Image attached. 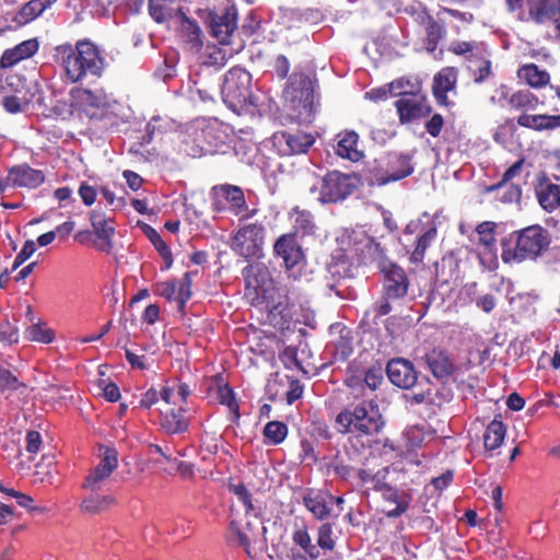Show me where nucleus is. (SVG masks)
Masks as SVG:
<instances>
[{"instance_id": "0e129e2a", "label": "nucleus", "mask_w": 560, "mask_h": 560, "mask_svg": "<svg viewBox=\"0 0 560 560\" xmlns=\"http://www.w3.org/2000/svg\"><path fill=\"white\" fill-rule=\"evenodd\" d=\"M79 195L85 206H92L96 199V189L85 183L81 184Z\"/></svg>"}, {"instance_id": "de8ad7c7", "label": "nucleus", "mask_w": 560, "mask_h": 560, "mask_svg": "<svg viewBox=\"0 0 560 560\" xmlns=\"http://www.w3.org/2000/svg\"><path fill=\"white\" fill-rule=\"evenodd\" d=\"M293 541L300 546L312 559L319 557V551L316 545L312 544V539L306 528H301L294 532Z\"/></svg>"}, {"instance_id": "bb28decb", "label": "nucleus", "mask_w": 560, "mask_h": 560, "mask_svg": "<svg viewBox=\"0 0 560 560\" xmlns=\"http://www.w3.org/2000/svg\"><path fill=\"white\" fill-rule=\"evenodd\" d=\"M424 361L431 373L436 378H444L452 375L454 365L447 353L440 349H433L424 355Z\"/></svg>"}, {"instance_id": "9b49d317", "label": "nucleus", "mask_w": 560, "mask_h": 560, "mask_svg": "<svg viewBox=\"0 0 560 560\" xmlns=\"http://www.w3.org/2000/svg\"><path fill=\"white\" fill-rule=\"evenodd\" d=\"M242 275L245 280V294L252 299L253 304L271 298L273 281L264 264H250L243 269Z\"/></svg>"}, {"instance_id": "58836bf2", "label": "nucleus", "mask_w": 560, "mask_h": 560, "mask_svg": "<svg viewBox=\"0 0 560 560\" xmlns=\"http://www.w3.org/2000/svg\"><path fill=\"white\" fill-rule=\"evenodd\" d=\"M508 104L511 109L533 110L538 104V98L529 91H517L511 94Z\"/></svg>"}, {"instance_id": "5fc2aeb1", "label": "nucleus", "mask_w": 560, "mask_h": 560, "mask_svg": "<svg viewBox=\"0 0 560 560\" xmlns=\"http://www.w3.org/2000/svg\"><path fill=\"white\" fill-rule=\"evenodd\" d=\"M218 399L220 404L225 405L230 411L235 415V417H238V406L235 400L234 393L228 385L220 386L218 388Z\"/></svg>"}, {"instance_id": "49530a36", "label": "nucleus", "mask_w": 560, "mask_h": 560, "mask_svg": "<svg viewBox=\"0 0 560 560\" xmlns=\"http://www.w3.org/2000/svg\"><path fill=\"white\" fill-rule=\"evenodd\" d=\"M287 434L288 428L280 421H270L264 429L265 438L275 445L281 443L285 439Z\"/></svg>"}, {"instance_id": "4be33fe9", "label": "nucleus", "mask_w": 560, "mask_h": 560, "mask_svg": "<svg viewBox=\"0 0 560 560\" xmlns=\"http://www.w3.org/2000/svg\"><path fill=\"white\" fill-rule=\"evenodd\" d=\"M456 82L457 70L453 67H445L434 75L433 95L439 104L448 105L447 93H456Z\"/></svg>"}, {"instance_id": "b1692460", "label": "nucleus", "mask_w": 560, "mask_h": 560, "mask_svg": "<svg viewBox=\"0 0 560 560\" xmlns=\"http://www.w3.org/2000/svg\"><path fill=\"white\" fill-rule=\"evenodd\" d=\"M218 191L225 198L231 211L235 215H240L241 219H249L257 213V209H247L244 192L240 187L222 185L218 188Z\"/></svg>"}, {"instance_id": "2f4dec72", "label": "nucleus", "mask_w": 560, "mask_h": 560, "mask_svg": "<svg viewBox=\"0 0 560 560\" xmlns=\"http://www.w3.org/2000/svg\"><path fill=\"white\" fill-rule=\"evenodd\" d=\"M436 235V225L433 220H430L429 226L424 231H420L416 246L411 252L410 260L412 262H421L423 260L427 249L435 241Z\"/></svg>"}, {"instance_id": "9d476101", "label": "nucleus", "mask_w": 560, "mask_h": 560, "mask_svg": "<svg viewBox=\"0 0 560 560\" xmlns=\"http://www.w3.org/2000/svg\"><path fill=\"white\" fill-rule=\"evenodd\" d=\"M71 106L92 119H101L109 109L112 98L104 90L74 88L70 91Z\"/></svg>"}, {"instance_id": "8fccbe9b", "label": "nucleus", "mask_w": 560, "mask_h": 560, "mask_svg": "<svg viewBox=\"0 0 560 560\" xmlns=\"http://www.w3.org/2000/svg\"><path fill=\"white\" fill-rule=\"evenodd\" d=\"M183 37L191 48L198 49L202 46L201 31L192 21L188 20L183 24Z\"/></svg>"}, {"instance_id": "aec40b11", "label": "nucleus", "mask_w": 560, "mask_h": 560, "mask_svg": "<svg viewBox=\"0 0 560 560\" xmlns=\"http://www.w3.org/2000/svg\"><path fill=\"white\" fill-rule=\"evenodd\" d=\"M277 257L281 258L288 271L293 270L303 260L301 247L292 235H281L273 245Z\"/></svg>"}, {"instance_id": "ddd939ff", "label": "nucleus", "mask_w": 560, "mask_h": 560, "mask_svg": "<svg viewBox=\"0 0 560 560\" xmlns=\"http://www.w3.org/2000/svg\"><path fill=\"white\" fill-rule=\"evenodd\" d=\"M118 466L117 452L114 448L105 447L101 460L86 476L83 488L91 492L100 491Z\"/></svg>"}, {"instance_id": "6e6552de", "label": "nucleus", "mask_w": 560, "mask_h": 560, "mask_svg": "<svg viewBox=\"0 0 560 560\" xmlns=\"http://www.w3.org/2000/svg\"><path fill=\"white\" fill-rule=\"evenodd\" d=\"M354 186L350 176L338 171L329 172L310 188L313 198L320 203L338 202L346 199Z\"/></svg>"}, {"instance_id": "dca6fc26", "label": "nucleus", "mask_w": 560, "mask_h": 560, "mask_svg": "<svg viewBox=\"0 0 560 560\" xmlns=\"http://www.w3.org/2000/svg\"><path fill=\"white\" fill-rule=\"evenodd\" d=\"M314 142L315 137L304 131H282L275 136V144L282 155L306 153Z\"/></svg>"}, {"instance_id": "603ef678", "label": "nucleus", "mask_w": 560, "mask_h": 560, "mask_svg": "<svg viewBox=\"0 0 560 560\" xmlns=\"http://www.w3.org/2000/svg\"><path fill=\"white\" fill-rule=\"evenodd\" d=\"M469 70L477 83L483 82L491 74V62L487 59L470 60Z\"/></svg>"}, {"instance_id": "774afa93", "label": "nucleus", "mask_w": 560, "mask_h": 560, "mask_svg": "<svg viewBox=\"0 0 560 560\" xmlns=\"http://www.w3.org/2000/svg\"><path fill=\"white\" fill-rule=\"evenodd\" d=\"M334 472L342 479H350L354 477L355 469L349 465L343 464L342 462H335L331 465Z\"/></svg>"}, {"instance_id": "680f3d73", "label": "nucleus", "mask_w": 560, "mask_h": 560, "mask_svg": "<svg viewBox=\"0 0 560 560\" xmlns=\"http://www.w3.org/2000/svg\"><path fill=\"white\" fill-rule=\"evenodd\" d=\"M444 125L443 117L440 114H434L425 124L428 133L432 137H438L441 133Z\"/></svg>"}, {"instance_id": "2eb2a0df", "label": "nucleus", "mask_w": 560, "mask_h": 560, "mask_svg": "<svg viewBox=\"0 0 560 560\" xmlns=\"http://www.w3.org/2000/svg\"><path fill=\"white\" fill-rule=\"evenodd\" d=\"M191 275L186 272L182 279L159 282L155 293L168 301L176 302L178 311L184 312L186 303L191 296Z\"/></svg>"}, {"instance_id": "13d9d810", "label": "nucleus", "mask_w": 560, "mask_h": 560, "mask_svg": "<svg viewBox=\"0 0 560 560\" xmlns=\"http://www.w3.org/2000/svg\"><path fill=\"white\" fill-rule=\"evenodd\" d=\"M390 472V467H384L380 470H377L373 476L371 477V483L373 485V488L377 491H382L385 488L389 487L387 483V477Z\"/></svg>"}, {"instance_id": "4d7b16f0", "label": "nucleus", "mask_w": 560, "mask_h": 560, "mask_svg": "<svg viewBox=\"0 0 560 560\" xmlns=\"http://www.w3.org/2000/svg\"><path fill=\"white\" fill-rule=\"evenodd\" d=\"M36 250L35 243L33 241H26L21 252L15 256L12 265V270H16L23 262H25Z\"/></svg>"}, {"instance_id": "6ab92c4d", "label": "nucleus", "mask_w": 560, "mask_h": 560, "mask_svg": "<svg viewBox=\"0 0 560 560\" xmlns=\"http://www.w3.org/2000/svg\"><path fill=\"white\" fill-rule=\"evenodd\" d=\"M45 180L40 170H35L27 164L11 167L7 176V184L12 187L36 188Z\"/></svg>"}, {"instance_id": "e2e57ef3", "label": "nucleus", "mask_w": 560, "mask_h": 560, "mask_svg": "<svg viewBox=\"0 0 560 560\" xmlns=\"http://www.w3.org/2000/svg\"><path fill=\"white\" fill-rule=\"evenodd\" d=\"M477 307L481 308L486 313H490L497 305V299L493 294L487 293L476 299Z\"/></svg>"}, {"instance_id": "3c124183", "label": "nucleus", "mask_w": 560, "mask_h": 560, "mask_svg": "<svg viewBox=\"0 0 560 560\" xmlns=\"http://www.w3.org/2000/svg\"><path fill=\"white\" fill-rule=\"evenodd\" d=\"M427 39L425 49L429 52H434L438 48L439 42L444 37V28L436 22L425 27Z\"/></svg>"}, {"instance_id": "a211bd4d", "label": "nucleus", "mask_w": 560, "mask_h": 560, "mask_svg": "<svg viewBox=\"0 0 560 560\" xmlns=\"http://www.w3.org/2000/svg\"><path fill=\"white\" fill-rule=\"evenodd\" d=\"M396 109L401 122H409L427 115L430 110L425 98L411 93L406 94L395 102Z\"/></svg>"}, {"instance_id": "a18cd8bd", "label": "nucleus", "mask_w": 560, "mask_h": 560, "mask_svg": "<svg viewBox=\"0 0 560 560\" xmlns=\"http://www.w3.org/2000/svg\"><path fill=\"white\" fill-rule=\"evenodd\" d=\"M25 337L32 341L50 343L55 339V332L45 324L37 323L26 328Z\"/></svg>"}, {"instance_id": "39448f33", "label": "nucleus", "mask_w": 560, "mask_h": 560, "mask_svg": "<svg viewBox=\"0 0 560 560\" xmlns=\"http://www.w3.org/2000/svg\"><path fill=\"white\" fill-rule=\"evenodd\" d=\"M283 98L290 115L300 124H308L315 114L314 91L311 79L293 73L283 90Z\"/></svg>"}, {"instance_id": "c9c22d12", "label": "nucleus", "mask_w": 560, "mask_h": 560, "mask_svg": "<svg viewBox=\"0 0 560 560\" xmlns=\"http://www.w3.org/2000/svg\"><path fill=\"white\" fill-rule=\"evenodd\" d=\"M532 14L537 23L555 21L557 30L560 34V0L559 7L549 2L548 0H541L537 4L535 11L532 12Z\"/></svg>"}, {"instance_id": "37998d69", "label": "nucleus", "mask_w": 560, "mask_h": 560, "mask_svg": "<svg viewBox=\"0 0 560 560\" xmlns=\"http://www.w3.org/2000/svg\"><path fill=\"white\" fill-rule=\"evenodd\" d=\"M172 121L168 117L154 116L147 124L145 136L143 137L144 143H150L155 137L166 132L172 128Z\"/></svg>"}, {"instance_id": "4468645a", "label": "nucleus", "mask_w": 560, "mask_h": 560, "mask_svg": "<svg viewBox=\"0 0 560 560\" xmlns=\"http://www.w3.org/2000/svg\"><path fill=\"white\" fill-rule=\"evenodd\" d=\"M377 265L384 275V291L386 296L388 299L405 296L409 287L405 270L396 264L385 260L384 257L382 260L377 261Z\"/></svg>"}, {"instance_id": "72a5a7b5", "label": "nucleus", "mask_w": 560, "mask_h": 560, "mask_svg": "<svg viewBox=\"0 0 560 560\" xmlns=\"http://www.w3.org/2000/svg\"><path fill=\"white\" fill-rule=\"evenodd\" d=\"M57 0H31L16 14L15 21L19 24H26L39 16L46 9L50 8Z\"/></svg>"}, {"instance_id": "052dcab7", "label": "nucleus", "mask_w": 560, "mask_h": 560, "mask_svg": "<svg viewBox=\"0 0 560 560\" xmlns=\"http://www.w3.org/2000/svg\"><path fill=\"white\" fill-rule=\"evenodd\" d=\"M383 380L382 371L380 369H369L364 373V383L371 389H376Z\"/></svg>"}, {"instance_id": "5701e85b", "label": "nucleus", "mask_w": 560, "mask_h": 560, "mask_svg": "<svg viewBox=\"0 0 560 560\" xmlns=\"http://www.w3.org/2000/svg\"><path fill=\"white\" fill-rule=\"evenodd\" d=\"M218 130L212 126H207L200 131H196V143L191 147L186 144L185 151L192 158H198L207 153H212L218 147Z\"/></svg>"}, {"instance_id": "7c9ffc66", "label": "nucleus", "mask_w": 560, "mask_h": 560, "mask_svg": "<svg viewBox=\"0 0 560 560\" xmlns=\"http://www.w3.org/2000/svg\"><path fill=\"white\" fill-rule=\"evenodd\" d=\"M211 34L220 44H230V38L236 28L235 20L229 14L215 16L210 23Z\"/></svg>"}, {"instance_id": "338daca9", "label": "nucleus", "mask_w": 560, "mask_h": 560, "mask_svg": "<svg viewBox=\"0 0 560 560\" xmlns=\"http://www.w3.org/2000/svg\"><path fill=\"white\" fill-rule=\"evenodd\" d=\"M273 69L280 79H284L290 70V62L288 58L283 55L277 56V58L275 59Z\"/></svg>"}, {"instance_id": "ea45409f", "label": "nucleus", "mask_w": 560, "mask_h": 560, "mask_svg": "<svg viewBox=\"0 0 560 560\" xmlns=\"http://www.w3.org/2000/svg\"><path fill=\"white\" fill-rule=\"evenodd\" d=\"M143 232L150 240V242L153 244L155 249L159 252L160 256L163 258L165 262V268L168 269L173 264V257L170 247L163 241L158 231L151 228L150 225H145Z\"/></svg>"}, {"instance_id": "412c9836", "label": "nucleus", "mask_w": 560, "mask_h": 560, "mask_svg": "<svg viewBox=\"0 0 560 560\" xmlns=\"http://www.w3.org/2000/svg\"><path fill=\"white\" fill-rule=\"evenodd\" d=\"M305 508L320 521L332 517L334 499L326 492L308 490L303 497Z\"/></svg>"}, {"instance_id": "7ed1b4c3", "label": "nucleus", "mask_w": 560, "mask_h": 560, "mask_svg": "<svg viewBox=\"0 0 560 560\" xmlns=\"http://www.w3.org/2000/svg\"><path fill=\"white\" fill-rule=\"evenodd\" d=\"M385 422L378 407L372 401H362L340 411L335 420V428L341 434L372 436L377 434Z\"/></svg>"}, {"instance_id": "09e8293b", "label": "nucleus", "mask_w": 560, "mask_h": 560, "mask_svg": "<svg viewBox=\"0 0 560 560\" xmlns=\"http://www.w3.org/2000/svg\"><path fill=\"white\" fill-rule=\"evenodd\" d=\"M26 389V385L19 382L10 371L0 368V392L20 390L23 394Z\"/></svg>"}, {"instance_id": "79ce46f5", "label": "nucleus", "mask_w": 560, "mask_h": 560, "mask_svg": "<svg viewBox=\"0 0 560 560\" xmlns=\"http://www.w3.org/2000/svg\"><path fill=\"white\" fill-rule=\"evenodd\" d=\"M494 228L495 224L492 222H482L477 229L478 242L479 245L483 246L485 253L492 254L495 248V237H494Z\"/></svg>"}, {"instance_id": "423d86ee", "label": "nucleus", "mask_w": 560, "mask_h": 560, "mask_svg": "<svg viewBox=\"0 0 560 560\" xmlns=\"http://www.w3.org/2000/svg\"><path fill=\"white\" fill-rule=\"evenodd\" d=\"M412 156L409 153L389 152L374 161L369 173L370 186H385L413 173Z\"/></svg>"}, {"instance_id": "f257e3e1", "label": "nucleus", "mask_w": 560, "mask_h": 560, "mask_svg": "<svg viewBox=\"0 0 560 560\" xmlns=\"http://www.w3.org/2000/svg\"><path fill=\"white\" fill-rule=\"evenodd\" d=\"M52 58L70 83H79L89 77L100 78L105 69V59L100 48L90 39L75 45L65 43L54 49Z\"/></svg>"}, {"instance_id": "0eeeda50", "label": "nucleus", "mask_w": 560, "mask_h": 560, "mask_svg": "<svg viewBox=\"0 0 560 560\" xmlns=\"http://www.w3.org/2000/svg\"><path fill=\"white\" fill-rule=\"evenodd\" d=\"M550 242L549 232L541 226L525 228L517 233L514 249L504 248L502 258L504 261L511 259L518 261L534 260L548 249Z\"/></svg>"}, {"instance_id": "f8f14e48", "label": "nucleus", "mask_w": 560, "mask_h": 560, "mask_svg": "<svg viewBox=\"0 0 560 560\" xmlns=\"http://www.w3.org/2000/svg\"><path fill=\"white\" fill-rule=\"evenodd\" d=\"M345 242V250L363 262H377L384 257L380 244L363 230H352Z\"/></svg>"}, {"instance_id": "6e6d98bb", "label": "nucleus", "mask_w": 560, "mask_h": 560, "mask_svg": "<svg viewBox=\"0 0 560 560\" xmlns=\"http://www.w3.org/2000/svg\"><path fill=\"white\" fill-rule=\"evenodd\" d=\"M0 340L5 343L18 342V328L8 320L0 322Z\"/></svg>"}, {"instance_id": "473e14b6", "label": "nucleus", "mask_w": 560, "mask_h": 560, "mask_svg": "<svg viewBox=\"0 0 560 560\" xmlns=\"http://www.w3.org/2000/svg\"><path fill=\"white\" fill-rule=\"evenodd\" d=\"M506 427L502 421L494 419L486 428L483 434V444L487 451H494L499 448L505 438Z\"/></svg>"}, {"instance_id": "f3484780", "label": "nucleus", "mask_w": 560, "mask_h": 560, "mask_svg": "<svg viewBox=\"0 0 560 560\" xmlns=\"http://www.w3.org/2000/svg\"><path fill=\"white\" fill-rule=\"evenodd\" d=\"M389 381L400 388H411L418 378L413 364L401 358L393 359L386 368Z\"/></svg>"}, {"instance_id": "c85d7f7f", "label": "nucleus", "mask_w": 560, "mask_h": 560, "mask_svg": "<svg viewBox=\"0 0 560 560\" xmlns=\"http://www.w3.org/2000/svg\"><path fill=\"white\" fill-rule=\"evenodd\" d=\"M184 409L170 410L162 413L160 419L161 429L167 434H182L188 431L189 420L184 416Z\"/></svg>"}, {"instance_id": "e433bc0d", "label": "nucleus", "mask_w": 560, "mask_h": 560, "mask_svg": "<svg viewBox=\"0 0 560 560\" xmlns=\"http://www.w3.org/2000/svg\"><path fill=\"white\" fill-rule=\"evenodd\" d=\"M385 500L393 502L396 506L387 512L388 517H398L404 514L409 505V498L405 493L398 492L392 487H387L382 490Z\"/></svg>"}, {"instance_id": "c03bdc74", "label": "nucleus", "mask_w": 560, "mask_h": 560, "mask_svg": "<svg viewBox=\"0 0 560 560\" xmlns=\"http://www.w3.org/2000/svg\"><path fill=\"white\" fill-rule=\"evenodd\" d=\"M292 219L296 233H300L303 236L314 234L316 225L314 222V217L311 214V212L305 210H296L292 214Z\"/></svg>"}, {"instance_id": "4c0bfd02", "label": "nucleus", "mask_w": 560, "mask_h": 560, "mask_svg": "<svg viewBox=\"0 0 560 560\" xmlns=\"http://www.w3.org/2000/svg\"><path fill=\"white\" fill-rule=\"evenodd\" d=\"M114 503L110 495H103L97 491L89 494L82 502V510L86 513L96 514L107 510Z\"/></svg>"}, {"instance_id": "c756f323", "label": "nucleus", "mask_w": 560, "mask_h": 560, "mask_svg": "<svg viewBox=\"0 0 560 560\" xmlns=\"http://www.w3.org/2000/svg\"><path fill=\"white\" fill-rule=\"evenodd\" d=\"M91 223L97 238L101 240L98 248L104 252H109L113 247L112 237L115 229L113 224L106 220L101 213H91Z\"/></svg>"}, {"instance_id": "f03ea898", "label": "nucleus", "mask_w": 560, "mask_h": 560, "mask_svg": "<svg viewBox=\"0 0 560 560\" xmlns=\"http://www.w3.org/2000/svg\"><path fill=\"white\" fill-rule=\"evenodd\" d=\"M229 490L237 498L238 502L245 510L246 522L232 521L230 532L246 553L252 557L249 546L255 542L258 537L264 536L266 527L261 518V506L257 501H254L249 491L243 483H231Z\"/></svg>"}, {"instance_id": "393cba45", "label": "nucleus", "mask_w": 560, "mask_h": 560, "mask_svg": "<svg viewBox=\"0 0 560 560\" xmlns=\"http://www.w3.org/2000/svg\"><path fill=\"white\" fill-rule=\"evenodd\" d=\"M359 135L352 130H345L337 135V145L335 152L338 156L351 162H359L363 156V151L358 148Z\"/></svg>"}, {"instance_id": "1a4fd4ad", "label": "nucleus", "mask_w": 560, "mask_h": 560, "mask_svg": "<svg viewBox=\"0 0 560 560\" xmlns=\"http://www.w3.org/2000/svg\"><path fill=\"white\" fill-rule=\"evenodd\" d=\"M265 226L260 223H248L241 226L233 235L231 248L237 255L249 259L259 258L265 243Z\"/></svg>"}, {"instance_id": "864d4df0", "label": "nucleus", "mask_w": 560, "mask_h": 560, "mask_svg": "<svg viewBox=\"0 0 560 560\" xmlns=\"http://www.w3.org/2000/svg\"><path fill=\"white\" fill-rule=\"evenodd\" d=\"M317 549L330 551L335 548V540L332 539V528L329 523H324L319 526L317 533Z\"/></svg>"}, {"instance_id": "a19ab883", "label": "nucleus", "mask_w": 560, "mask_h": 560, "mask_svg": "<svg viewBox=\"0 0 560 560\" xmlns=\"http://www.w3.org/2000/svg\"><path fill=\"white\" fill-rule=\"evenodd\" d=\"M518 75L534 88L542 86L549 80V74L545 70H540L536 65L522 67L518 71Z\"/></svg>"}, {"instance_id": "a878e982", "label": "nucleus", "mask_w": 560, "mask_h": 560, "mask_svg": "<svg viewBox=\"0 0 560 560\" xmlns=\"http://www.w3.org/2000/svg\"><path fill=\"white\" fill-rule=\"evenodd\" d=\"M37 50L38 42L35 38L24 40L12 48L4 50L0 59V66L3 68L13 67L21 60L35 55Z\"/></svg>"}, {"instance_id": "bf43d9fd", "label": "nucleus", "mask_w": 560, "mask_h": 560, "mask_svg": "<svg viewBox=\"0 0 560 560\" xmlns=\"http://www.w3.org/2000/svg\"><path fill=\"white\" fill-rule=\"evenodd\" d=\"M517 122L524 127L541 130L544 129V115H522Z\"/></svg>"}, {"instance_id": "69168bd1", "label": "nucleus", "mask_w": 560, "mask_h": 560, "mask_svg": "<svg viewBox=\"0 0 560 560\" xmlns=\"http://www.w3.org/2000/svg\"><path fill=\"white\" fill-rule=\"evenodd\" d=\"M125 355H126V360L128 361V363L131 365L132 369L143 371L149 368L145 362L144 355H138V354L133 353L132 351H130L129 349L125 350Z\"/></svg>"}, {"instance_id": "f704fd0d", "label": "nucleus", "mask_w": 560, "mask_h": 560, "mask_svg": "<svg viewBox=\"0 0 560 560\" xmlns=\"http://www.w3.org/2000/svg\"><path fill=\"white\" fill-rule=\"evenodd\" d=\"M432 432L424 425H411L406 429L402 434V439L408 455H410L417 448L421 447L427 438H430Z\"/></svg>"}, {"instance_id": "20e7f679", "label": "nucleus", "mask_w": 560, "mask_h": 560, "mask_svg": "<svg viewBox=\"0 0 560 560\" xmlns=\"http://www.w3.org/2000/svg\"><path fill=\"white\" fill-rule=\"evenodd\" d=\"M223 102L233 112L260 110L262 107L261 96L252 91V75L243 68L234 67L225 75L221 86Z\"/></svg>"}, {"instance_id": "cd10ccee", "label": "nucleus", "mask_w": 560, "mask_h": 560, "mask_svg": "<svg viewBox=\"0 0 560 560\" xmlns=\"http://www.w3.org/2000/svg\"><path fill=\"white\" fill-rule=\"evenodd\" d=\"M536 196L539 205L548 212L560 207V185L545 178L536 187Z\"/></svg>"}]
</instances>
